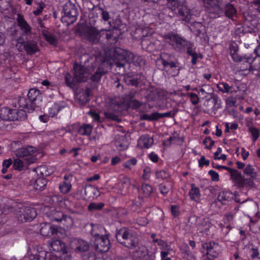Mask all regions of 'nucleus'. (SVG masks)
Segmentation results:
<instances>
[{"mask_svg": "<svg viewBox=\"0 0 260 260\" xmlns=\"http://www.w3.org/2000/svg\"><path fill=\"white\" fill-rule=\"evenodd\" d=\"M109 23L110 25L112 26V27L114 28L115 30H121L122 28H123L125 26V24H123L122 23L121 20L120 18H116L112 22V24L111 23V22H109Z\"/></svg>", "mask_w": 260, "mask_h": 260, "instance_id": "nucleus-49", "label": "nucleus"}, {"mask_svg": "<svg viewBox=\"0 0 260 260\" xmlns=\"http://www.w3.org/2000/svg\"><path fill=\"white\" fill-rule=\"evenodd\" d=\"M47 181L43 177L41 176L37 179L34 183V187L36 190H42L46 185Z\"/></svg>", "mask_w": 260, "mask_h": 260, "instance_id": "nucleus-42", "label": "nucleus"}, {"mask_svg": "<svg viewBox=\"0 0 260 260\" xmlns=\"http://www.w3.org/2000/svg\"><path fill=\"white\" fill-rule=\"evenodd\" d=\"M218 90L223 93H230L232 94L237 93V90H233L232 86H230L228 83L225 82L219 83L217 85Z\"/></svg>", "mask_w": 260, "mask_h": 260, "instance_id": "nucleus-37", "label": "nucleus"}, {"mask_svg": "<svg viewBox=\"0 0 260 260\" xmlns=\"http://www.w3.org/2000/svg\"><path fill=\"white\" fill-rule=\"evenodd\" d=\"M140 119L143 120L153 121L157 120V117L156 115V112H154L151 114H143L141 115Z\"/></svg>", "mask_w": 260, "mask_h": 260, "instance_id": "nucleus-55", "label": "nucleus"}, {"mask_svg": "<svg viewBox=\"0 0 260 260\" xmlns=\"http://www.w3.org/2000/svg\"><path fill=\"white\" fill-rule=\"evenodd\" d=\"M82 38L91 44H96L101 40L100 30L94 26L85 27L81 32Z\"/></svg>", "mask_w": 260, "mask_h": 260, "instance_id": "nucleus-7", "label": "nucleus"}, {"mask_svg": "<svg viewBox=\"0 0 260 260\" xmlns=\"http://www.w3.org/2000/svg\"><path fill=\"white\" fill-rule=\"evenodd\" d=\"M212 165L213 168H214L215 169H224L228 171V172L230 173L231 178L232 179V180L233 181H234V177H236V176H237L236 175V174H237L238 173H237V170L235 169H233L229 168V167L224 166L215 165V164L213 162L212 163Z\"/></svg>", "mask_w": 260, "mask_h": 260, "instance_id": "nucleus-45", "label": "nucleus"}, {"mask_svg": "<svg viewBox=\"0 0 260 260\" xmlns=\"http://www.w3.org/2000/svg\"><path fill=\"white\" fill-rule=\"evenodd\" d=\"M29 102L35 105V108L38 106L36 101L41 98L40 90L36 88L29 89L27 93Z\"/></svg>", "mask_w": 260, "mask_h": 260, "instance_id": "nucleus-23", "label": "nucleus"}, {"mask_svg": "<svg viewBox=\"0 0 260 260\" xmlns=\"http://www.w3.org/2000/svg\"><path fill=\"white\" fill-rule=\"evenodd\" d=\"M152 192V187L147 184H143L139 190L140 198L149 197Z\"/></svg>", "mask_w": 260, "mask_h": 260, "instance_id": "nucleus-33", "label": "nucleus"}, {"mask_svg": "<svg viewBox=\"0 0 260 260\" xmlns=\"http://www.w3.org/2000/svg\"><path fill=\"white\" fill-rule=\"evenodd\" d=\"M244 174L249 176V178H245L241 173L237 170L236 177H234V182L235 185L238 188L251 187L254 185L253 180L256 179L257 174L253 167L248 164L243 171Z\"/></svg>", "mask_w": 260, "mask_h": 260, "instance_id": "nucleus-1", "label": "nucleus"}, {"mask_svg": "<svg viewBox=\"0 0 260 260\" xmlns=\"http://www.w3.org/2000/svg\"><path fill=\"white\" fill-rule=\"evenodd\" d=\"M203 144L206 146L205 148L210 149L214 144V141L209 137H206L203 141Z\"/></svg>", "mask_w": 260, "mask_h": 260, "instance_id": "nucleus-64", "label": "nucleus"}, {"mask_svg": "<svg viewBox=\"0 0 260 260\" xmlns=\"http://www.w3.org/2000/svg\"><path fill=\"white\" fill-rule=\"evenodd\" d=\"M0 118L5 121H13V110L4 107L0 111Z\"/></svg>", "mask_w": 260, "mask_h": 260, "instance_id": "nucleus-29", "label": "nucleus"}, {"mask_svg": "<svg viewBox=\"0 0 260 260\" xmlns=\"http://www.w3.org/2000/svg\"><path fill=\"white\" fill-rule=\"evenodd\" d=\"M131 183L128 179L123 178L121 181V193L125 194L127 192L130 187Z\"/></svg>", "mask_w": 260, "mask_h": 260, "instance_id": "nucleus-50", "label": "nucleus"}, {"mask_svg": "<svg viewBox=\"0 0 260 260\" xmlns=\"http://www.w3.org/2000/svg\"><path fill=\"white\" fill-rule=\"evenodd\" d=\"M27 111L23 109H13V121L24 120L27 118Z\"/></svg>", "mask_w": 260, "mask_h": 260, "instance_id": "nucleus-36", "label": "nucleus"}, {"mask_svg": "<svg viewBox=\"0 0 260 260\" xmlns=\"http://www.w3.org/2000/svg\"><path fill=\"white\" fill-rule=\"evenodd\" d=\"M92 126L89 124H84L78 129V133L82 136H89L92 130Z\"/></svg>", "mask_w": 260, "mask_h": 260, "instance_id": "nucleus-41", "label": "nucleus"}, {"mask_svg": "<svg viewBox=\"0 0 260 260\" xmlns=\"http://www.w3.org/2000/svg\"><path fill=\"white\" fill-rule=\"evenodd\" d=\"M34 171L36 172L38 175H41V177L47 176L48 172L46 171V167L45 166H42L34 169Z\"/></svg>", "mask_w": 260, "mask_h": 260, "instance_id": "nucleus-54", "label": "nucleus"}, {"mask_svg": "<svg viewBox=\"0 0 260 260\" xmlns=\"http://www.w3.org/2000/svg\"><path fill=\"white\" fill-rule=\"evenodd\" d=\"M15 216L21 222H30L37 215L35 209L30 207L22 206L15 211Z\"/></svg>", "mask_w": 260, "mask_h": 260, "instance_id": "nucleus-6", "label": "nucleus"}, {"mask_svg": "<svg viewBox=\"0 0 260 260\" xmlns=\"http://www.w3.org/2000/svg\"><path fill=\"white\" fill-rule=\"evenodd\" d=\"M36 152V149L31 146L26 148H21L16 151V155L18 158H22L28 164L34 162L37 158L34 154Z\"/></svg>", "mask_w": 260, "mask_h": 260, "instance_id": "nucleus-9", "label": "nucleus"}, {"mask_svg": "<svg viewBox=\"0 0 260 260\" xmlns=\"http://www.w3.org/2000/svg\"><path fill=\"white\" fill-rule=\"evenodd\" d=\"M226 104L229 107H237V100L233 96V94L226 99Z\"/></svg>", "mask_w": 260, "mask_h": 260, "instance_id": "nucleus-61", "label": "nucleus"}, {"mask_svg": "<svg viewBox=\"0 0 260 260\" xmlns=\"http://www.w3.org/2000/svg\"><path fill=\"white\" fill-rule=\"evenodd\" d=\"M70 247L76 253H83L88 250V243L79 238H72L70 241Z\"/></svg>", "mask_w": 260, "mask_h": 260, "instance_id": "nucleus-10", "label": "nucleus"}, {"mask_svg": "<svg viewBox=\"0 0 260 260\" xmlns=\"http://www.w3.org/2000/svg\"><path fill=\"white\" fill-rule=\"evenodd\" d=\"M93 12L101 15L102 19L105 21L109 20L110 17L108 12L104 9L99 7H95L93 9Z\"/></svg>", "mask_w": 260, "mask_h": 260, "instance_id": "nucleus-40", "label": "nucleus"}, {"mask_svg": "<svg viewBox=\"0 0 260 260\" xmlns=\"http://www.w3.org/2000/svg\"><path fill=\"white\" fill-rule=\"evenodd\" d=\"M164 38L176 51L183 52L185 50V45L187 44V41L178 34L170 32L164 35Z\"/></svg>", "mask_w": 260, "mask_h": 260, "instance_id": "nucleus-5", "label": "nucleus"}, {"mask_svg": "<svg viewBox=\"0 0 260 260\" xmlns=\"http://www.w3.org/2000/svg\"><path fill=\"white\" fill-rule=\"evenodd\" d=\"M139 243L138 235L131 230L122 245L128 249H133L138 246Z\"/></svg>", "mask_w": 260, "mask_h": 260, "instance_id": "nucleus-14", "label": "nucleus"}, {"mask_svg": "<svg viewBox=\"0 0 260 260\" xmlns=\"http://www.w3.org/2000/svg\"><path fill=\"white\" fill-rule=\"evenodd\" d=\"M52 250L57 252H66L65 244L59 240L52 241L50 243Z\"/></svg>", "mask_w": 260, "mask_h": 260, "instance_id": "nucleus-28", "label": "nucleus"}, {"mask_svg": "<svg viewBox=\"0 0 260 260\" xmlns=\"http://www.w3.org/2000/svg\"><path fill=\"white\" fill-rule=\"evenodd\" d=\"M64 15L61 20L68 24L74 23L77 18L78 11L75 5L69 3L66 4L63 8Z\"/></svg>", "mask_w": 260, "mask_h": 260, "instance_id": "nucleus-8", "label": "nucleus"}, {"mask_svg": "<svg viewBox=\"0 0 260 260\" xmlns=\"http://www.w3.org/2000/svg\"><path fill=\"white\" fill-rule=\"evenodd\" d=\"M185 49H186L187 54L189 55H193L194 54L197 53L194 51L193 44L189 41H187V44L185 45Z\"/></svg>", "mask_w": 260, "mask_h": 260, "instance_id": "nucleus-63", "label": "nucleus"}, {"mask_svg": "<svg viewBox=\"0 0 260 260\" xmlns=\"http://www.w3.org/2000/svg\"><path fill=\"white\" fill-rule=\"evenodd\" d=\"M96 237L95 240V248L96 250L100 252H105L109 249L110 243L106 236L94 234Z\"/></svg>", "mask_w": 260, "mask_h": 260, "instance_id": "nucleus-12", "label": "nucleus"}, {"mask_svg": "<svg viewBox=\"0 0 260 260\" xmlns=\"http://www.w3.org/2000/svg\"><path fill=\"white\" fill-rule=\"evenodd\" d=\"M101 39L105 38L109 43L111 44H115L118 40V35H114V29L113 30H106L101 29L100 30Z\"/></svg>", "mask_w": 260, "mask_h": 260, "instance_id": "nucleus-18", "label": "nucleus"}, {"mask_svg": "<svg viewBox=\"0 0 260 260\" xmlns=\"http://www.w3.org/2000/svg\"><path fill=\"white\" fill-rule=\"evenodd\" d=\"M91 90L89 88H86L85 90L80 91L77 96V100L79 103L82 105H85L89 101Z\"/></svg>", "mask_w": 260, "mask_h": 260, "instance_id": "nucleus-21", "label": "nucleus"}, {"mask_svg": "<svg viewBox=\"0 0 260 260\" xmlns=\"http://www.w3.org/2000/svg\"><path fill=\"white\" fill-rule=\"evenodd\" d=\"M105 115L107 118L110 120H114L117 122L120 121V119L119 118L118 116L115 113H113L112 112H105Z\"/></svg>", "mask_w": 260, "mask_h": 260, "instance_id": "nucleus-58", "label": "nucleus"}, {"mask_svg": "<svg viewBox=\"0 0 260 260\" xmlns=\"http://www.w3.org/2000/svg\"><path fill=\"white\" fill-rule=\"evenodd\" d=\"M189 28L197 36H199L204 31V26L201 23L194 22L191 24Z\"/></svg>", "mask_w": 260, "mask_h": 260, "instance_id": "nucleus-35", "label": "nucleus"}, {"mask_svg": "<svg viewBox=\"0 0 260 260\" xmlns=\"http://www.w3.org/2000/svg\"><path fill=\"white\" fill-rule=\"evenodd\" d=\"M176 13L178 16L181 18L185 24L188 23L191 18V14L190 9L185 5H179L177 7Z\"/></svg>", "mask_w": 260, "mask_h": 260, "instance_id": "nucleus-16", "label": "nucleus"}, {"mask_svg": "<svg viewBox=\"0 0 260 260\" xmlns=\"http://www.w3.org/2000/svg\"><path fill=\"white\" fill-rule=\"evenodd\" d=\"M46 214L50 221H57L58 222H61L64 215L62 212L56 211L54 208L51 209Z\"/></svg>", "mask_w": 260, "mask_h": 260, "instance_id": "nucleus-22", "label": "nucleus"}, {"mask_svg": "<svg viewBox=\"0 0 260 260\" xmlns=\"http://www.w3.org/2000/svg\"><path fill=\"white\" fill-rule=\"evenodd\" d=\"M50 254L47 253L45 251H41L39 253L31 254L29 255L30 260H52Z\"/></svg>", "mask_w": 260, "mask_h": 260, "instance_id": "nucleus-32", "label": "nucleus"}, {"mask_svg": "<svg viewBox=\"0 0 260 260\" xmlns=\"http://www.w3.org/2000/svg\"><path fill=\"white\" fill-rule=\"evenodd\" d=\"M40 226V233L44 236H49L56 234L58 232L57 228L50 223H43Z\"/></svg>", "mask_w": 260, "mask_h": 260, "instance_id": "nucleus-19", "label": "nucleus"}, {"mask_svg": "<svg viewBox=\"0 0 260 260\" xmlns=\"http://www.w3.org/2000/svg\"><path fill=\"white\" fill-rule=\"evenodd\" d=\"M74 77L78 82L86 81L91 72L86 67L75 63L74 64Z\"/></svg>", "mask_w": 260, "mask_h": 260, "instance_id": "nucleus-11", "label": "nucleus"}, {"mask_svg": "<svg viewBox=\"0 0 260 260\" xmlns=\"http://www.w3.org/2000/svg\"><path fill=\"white\" fill-rule=\"evenodd\" d=\"M115 145L121 151L125 150L128 148V143L124 136H119L115 140Z\"/></svg>", "mask_w": 260, "mask_h": 260, "instance_id": "nucleus-27", "label": "nucleus"}, {"mask_svg": "<svg viewBox=\"0 0 260 260\" xmlns=\"http://www.w3.org/2000/svg\"><path fill=\"white\" fill-rule=\"evenodd\" d=\"M96 188L92 185L86 186L84 188V192L86 196L89 198L93 197L95 195Z\"/></svg>", "mask_w": 260, "mask_h": 260, "instance_id": "nucleus-53", "label": "nucleus"}, {"mask_svg": "<svg viewBox=\"0 0 260 260\" xmlns=\"http://www.w3.org/2000/svg\"><path fill=\"white\" fill-rule=\"evenodd\" d=\"M114 62L117 67L123 71H125L124 67L128 65V63L132 62L135 59V55L131 52L117 48L114 51Z\"/></svg>", "mask_w": 260, "mask_h": 260, "instance_id": "nucleus-2", "label": "nucleus"}, {"mask_svg": "<svg viewBox=\"0 0 260 260\" xmlns=\"http://www.w3.org/2000/svg\"><path fill=\"white\" fill-rule=\"evenodd\" d=\"M104 206V204L102 202L99 203L93 202L89 204L88 206V209L90 211L101 210Z\"/></svg>", "mask_w": 260, "mask_h": 260, "instance_id": "nucleus-52", "label": "nucleus"}, {"mask_svg": "<svg viewBox=\"0 0 260 260\" xmlns=\"http://www.w3.org/2000/svg\"><path fill=\"white\" fill-rule=\"evenodd\" d=\"M153 143V139L147 135L141 136L138 142V145L141 148H149Z\"/></svg>", "mask_w": 260, "mask_h": 260, "instance_id": "nucleus-25", "label": "nucleus"}, {"mask_svg": "<svg viewBox=\"0 0 260 260\" xmlns=\"http://www.w3.org/2000/svg\"><path fill=\"white\" fill-rule=\"evenodd\" d=\"M72 185L70 181H63L59 185L60 191L63 193H67L70 191Z\"/></svg>", "mask_w": 260, "mask_h": 260, "instance_id": "nucleus-51", "label": "nucleus"}, {"mask_svg": "<svg viewBox=\"0 0 260 260\" xmlns=\"http://www.w3.org/2000/svg\"><path fill=\"white\" fill-rule=\"evenodd\" d=\"M24 48L28 55L34 54L39 51L37 43L32 40L27 41L24 44Z\"/></svg>", "mask_w": 260, "mask_h": 260, "instance_id": "nucleus-20", "label": "nucleus"}, {"mask_svg": "<svg viewBox=\"0 0 260 260\" xmlns=\"http://www.w3.org/2000/svg\"><path fill=\"white\" fill-rule=\"evenodd\" d=\"M202 249L206 250V254L213 258L217 257L220 253V248L218 244L214 242L204 243L202 245Z\"/></svg>", "mask_w": 260, "mask_h": 260, "instance_id": "nucleus-13", "label": "nucleus"}, {"mask_svg": "<svg viewBox=\"0 0 260 260\" xmlns=\"http://www.w3.org/2000/svg\"><path fill=\"white\" fill-rule=\"evenodd\" d=\"M25 165H28L24 159L19 158L14 159L13 167L15 170L21 171L23 169Z\"/></svg>", "mask_w": 260, "mask_h": 260, "instance_id": "nucleus-48", "label": "nucleus"}, {"mask_svg": "<svg viewBox=\"0 0 260 260\" xmlns=\"http://www.w3.org/2000/svg\"><path fill=\"white\" fill-rule=\"evenodd\" d=\"M61 108L60 107L56 104L53 105L49 109V114L50 116L53 117L59 112Z\"/></svg>", "mask_w": 260, "mask_h": 260, "instance_id": "nucleus-56", "label": "nucleus"}, {"mask_svg": "<svg viewBox=\"0 0 260 260\" xmlns=\"http://www.w3.org/2000/svg\"><path fill=\"white\" fill-rule=\"evenodd\" d=\"M42 34L44 37L45 40L50 44L55 46L57 45L58 40L54 34L49 32L46 29H43L42 30Z\"/></svg>", "mask_w": 260, "mask_h": 260, "instance_id": "nucleus-30", "label": "nucleus"}, {"mask_svg": "<svg viewBox=\"0 0 260 260\" xmlns=\"http://www.w3.org/2000/svg\"><path fill=\"white\" fill-rule=\"evenodd\" d=\"M168 141H169L170 144H179L180 145L183 142V139L181 138H179L177 136H174L170 137Z\"/></svg>", "mask_w": 260, "mask_h": 260, "instance_id": "nucleus-60", "label": "nucleus"}, {"mask_svg": "<svg viewBox=\"0 0 260 260\" xmlns=\"http://www.w3.org/2000/svg\"><path fill=\"white\" fill-rule=\"evenodd\" d=\"M173 56L170 54L162 53L160 57L156 60V63L158 68L161 70L168 71L170 69H176L177 72L174 73L172 76H176L179 72V63L177 61L172 60Z\"/></svg>", "mask_w": 260, "mask_h": 260, "instance_id": "nucleus-4", "label": "nucleus"}, {"mask_svg": "<svg viewBox=\"0 0 260 260\" xmlns=\"http://www.w3.org/2000/svg\"><path fill=\"white\" fill-rule=\"evenodd\" d=\"M107 73V71L105 70L102 67H99L94 73L91 76L90 79L94 82H99L101 77Z\"/></svg>", "mask_w": 260, "mask_h": 260, "instance_id": "nucleus-31", "label": "nucleus"}, {"mask_svg": "<svg viewBox=\"0 0 260 260\" xmlns=\"http://www.w3.org/2000/svg\"><path fill=\"white\" fill-rule=\"evenodd\" d=\"M130 231L131 230L126 228H123L116 231L115 237L119 244L122 245Z\"/></svg>", "mask_w": 260, "mask_h": 260, "instance_id": "nucleus-26", "label": "nucleus"}, {"mask_svg": "<svg viewBox=\"0 0 260 260\" xmlns=\"http://www.w3.org/2000/svg\"><path fill=\"white\" fill-rule=\"evenodd\" d=\"M238 46L235 42H233L230 44V54L232 56L233 59L234 60H238L240 55H239L238 53Z\"/></svg>", "mask_w": 260, "mask_h": 260, "instance_id": "nucleus-38", "label": "nucleus"}, {"mask_svg": "<svg viewBox=\"0 0 260 260\" xmlns=\"http://www.w3.org/2000/svg\"><path fill=\"white\" fill-rule=\"evenodd\" d=\"M19 107L22 108L27 112H32L35 109V105L29 102V100L24 97H20L18 100Z\"/></svg>", "mask_w": 260, "mask_h": 260, "instance_id": "nucleus-24", "label": "nucleus"}, {"mask_svg": "<svg viewBox=\"0 0 260 260\" xmlns=\"http://www.w3.org/2000/svg\"><path fill=\"white\" fill-rule=\"evenodd\" d=\"M231 193L228 192H220L217 197L218 200L223 205H226L231 200Z\"/></svg>", "mask_w": 260, "mask_h": 260, "instance_id": "nucleus-39", "label": "nucleus"}, {"mask_svg": "<svg viewBox=\"0 0 260 260\" xmlns=\"http://www.w3.org/2000/svg\"><path fill=\"white\" fill-rule=\"evenodd\" d=\"M169 249V246L166 244L165 250L161 251L160 252L161 260H171V258L168 256L169 255L168 250Z\"/></svg>", "mask_w": 260, "mask_h": 260, "instance_id": "nucleus-59", "label": "nucleus"}, {"mask_svg": "<svg viewBox=\"0 0 260 260\" xmlns=\"http://www.w3.org/2000/svg\"><path fill=\"white\" fill-rule=\"evenodd\" d=\"M17 21L18 25L20 27V29L22 30L24 34L25 35H31V27L26 22L24 18L22 15L18 14L17 15Z\"/></svg>", "mask_w": 260, "mask_h": 260, "instance_id": "nucleus-17", "label": "nucleus"}, {"mask_svg": "<svg viewBox=\"0 0 260 260\" xmlns=\"http://www.w3.org/2000/svg\"><path fill=\"white\" fill-rule=\"evenodd\" d=\"M187 95L190 98V100L193 105H197L199 102V98L197 94L192 92H188Z\"/></svg>", "mask_w": 260, "mask_h": 260, "instance_id": "nucleus-62", "label": "nucleus"}, {"mask_svg": "<svg viewBox=\"0 0 260 260\" xmlns=\"http://www.w3.org/2000/svg\"><path fill=\"white\" fill-rule=\"evenodd\" d=\"M82 258L83 260H95L96 255L93 252L86 251L83 252Z\"/></svg>", "mask_w": 260, "mask_h": 260, "instance_id": "nucleus-57", "label": "nucleus"}, {"mask_svg": "<svg viewBox=\"0 0 260 260\" xmlns=\"http://www.w3.org/2000/svg\"><path fill=\"white\" fill-rule=\"evenodd\" d=\"M172 187V184L170 182H167L160 184L159 185L158 189L160 193L163 196H166L169 191L171 189Z\"/></svg>", "mask_w": 260, "mask_h": 260, "instance_id": "nucleus-46", "label": "nucleus"}, {"mask_svg": "<svg viewBox=\"0 0 260 260\" xmlns=\"http://www.w3.org/2000/svg\"><path fill=\"white\" fill-rule=\"evenodd\" d=\"M222 0H202L204 6L211 13L219 14L221 12L220 4Z\"/></svg>", "mask_w": 260, "mask_h": 260, "instance_id": "nucleus-15", "label": "nucleus"}, {"mask_svg": "<svg viewBox=\"0 0 260 260\" xmlns=\"http://www.w3.org/2000/svg\"><path fill=\"white\" fill-rule=\"evenodd\" d=\"M61 222L68 229L72 228L74 225L73 219L70 216L67 215H64Z\"/></svg>", "mask_w": 260, "mask_h": 260, "instance_id": "nucleus-47", "label": "nucleus"}, {"mask_svg": "<svg viewBox=\"0 0 260 260\" xmlns=\"http://www.w3.org/2000/svg\"><path fill=\"white\" fill-rule=\"evenodd\" d=\"M190 185L191 189L189 192V196L192 200L197 201L199 200L201 197L200 190L194 184H191Z\"/></svg>", "mask_w": 260, "mask_h": 260, "instance_id": "nucleus-34", "label": "nucleus"}, {"mask_svg": "<svg viewBox=\"0 0 260 260\" xmlns=\"http://www.w3.org/2000/svg\"><path fill=\"white\" fill-rule=\"evenodd\" d=\"M237 14V10L234 6L230 4H227L225 7V15L229 18L232 19Z\"/></svg>", "mask_w": 260, "mask_h": 260, "instance_id": "nucleus-43", "label": "nucleus"}, {"mask_svg": "<svg viewBox=\"0 0 260 260\" xmlns=\"http://www.w3.org/2000/svg\"><path fill=\"white\" fill-rule=\"evenodd\" d=\"M238 60H234L239 62L238 68L241 71L248 70L250 71L258 70L260 68V56L255 54L253 56H240Z\"/></svg>", "mask_w": 260, "mask_h": 260, "instance_id": "nucleus-3", "label": "nucleus"}, {"mask_svg": "<svg viewBox=\"0 0 260 260\" xmlns=\"http://www.w3.org/2000/svg\"><path fill=\"white\" fill-rule=\"evenodd\" d=\"M199 92H201L202 94L204 96L205 98L207 97V94L211 95V97H212L214 90L210 85L205 84L202 86Z\"/></svg>", "mask_w": 260, "mask_h": 260, "instance_id": "nucleus-44", "label": "nucleus"}]
</instances>
